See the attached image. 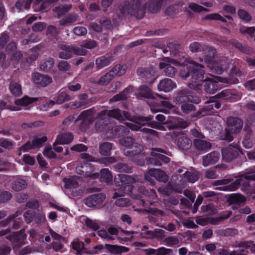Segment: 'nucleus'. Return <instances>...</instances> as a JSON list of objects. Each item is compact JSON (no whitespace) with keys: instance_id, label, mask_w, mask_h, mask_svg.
Instances as JSON below:
<instances>
[{"instance_id":"338daca9","label":"nucleus","mask_w":255,"mask_h":255,"mask_svg":"<svg viewBox=\"0 0 255 255\" xmlns=\"http://www.w3.org/2000/svg\"><path fill=\"white\" fill-rule=\"evenodd\" d=\"M23 216L26 223L30 224L34 219L35 212L31 210H27L24 213Z\"/></svg>"},{"instance_id":"f704fd0d","label":"nucleus","mask_w":255,"mask_h":255,"mask_svg":"<svg viewBox=\"0 0 255 255\" xmlns=\"http://www.w3.org/2000/svg\"><path fill=\"white\" fill-rule=\"evenodd\" d=\"M189 125V123L187 121L178 118L176 121L171 123L169 126V128L171 129H180L185 128Z\"/></svg>"},{"instance_id":"7c9ffc66","label":"nucleus","mask_w":255,"mask_h":255,"mask_svg":"<svg viewBox=\"0 0 255 255\" xmlns=\"http://www.w3.org/2000/svg\"><path fill=\"white\" fill-rule=\"evenodd\" d=\"M159 68L161 69H164V75L168 77H173L177 72V69L168 63L160 62Z\"/></svg>"},{"instance_id":"f3484780","label":"nucleus","mask_w":255,"mask_h":255,"mask_svg":"<svg viewBox=\"0 0 255 255\" xmlns=\"http://www.w3.org/2000/svg\"><path fill=\"white\" fill-rule=\"evenodd\" d=\"M173 107V105L168 101H154L150 106V109L153 113L161 112L167 114Z\"/></svg>"},{"instance_id":"72a5a7b5","label":"nucleus","mask_w":255,"mask_h":255,"mask_svg":"<svg viewBox=\"0 0 255 255\" xmlns=\"http://www.w3.org/2000/svg\"><path fill=\"white\" fill-rule=\"evenodd\" d=\"M230 43L232 45L238 49L240 52L245 53L249 54L251 52V48L250 47L246 45L245 44L240 43L238 40L233 39L231 40Z\"/></svg>"},{"instance_id":"0e129e2a","label":"nucleus","mask_w":255,"mask_h":255,"mask_svg":"<svg viewBox=\"0 0 255 255\" xmlns=\"http://www.w3.org/2000/svg\"><path fill=\"white\" fill-rule=\"evenodd\" d=\"M113 78V75H112L109 72L101 77L98 83L101 85H107Z\"/></svg>"},{"instance_id":"f257e3e1","label":"nucleus","mask_w":255,"mask_h":255,"mask_svg":"<svg viewBox=\"0 0 255 255\" xmlns=\"http://www.w3.org/2000/svg\"><path fill=\"white\" fill-rule=\"evenodd\" d=\"M188 64L181 67L179 74L183 79H187L190 76L196 80L204 82V88L206 93L213 94L219 89V83L213 78L205 76L204 67L192 60H186Z\"/></svg>"},{"instance_id":"13d9d810","label":"nucleus","mask_w":255,"mask_h":255,"mask_svg":"<svg viewBox=\"0 0 255 255\" xmlns=\"http://www.w3.org/2000/svg\"><path fill=\"white\" fill-rule=\"evenodd\" d=\"M26 186L27 183L26 181L24 179L19 178L14 181L12 185V188L13 190L15 191H21L25 188Z\"/></svg>"},{"instance_id":"9b49d317","label":"nucleus","mask_w":255,"mask_h":255,"mask_svg":"<svg viewBox=\"0 0 255 255\" xmlns=\"http://www.w3.org/2000/svg\"><path fill=\"white\" fill-rule=\"evenodd\" d=\"M240 146L238 144L232 143L228 147L222 149V160L226 162H231L240 158Z\"/></svg>"},{"instance_id":"cd10ccee","label":"nucleus","mask_w":255,"mask_h":255,"mask_svg":"<svg viewBox=\"0 0 255 255\" xmlns=\"http://www.w3.org/2000/svg\"><path fill=\"white\" fill-rule=\"evenodd\" d=\"M220 157V153L217 151L212 152L203 157V165L208 166L217 162Z\"/></svg>"},{"instance_id":"774afa93","label":"nucleus","mask_w":255,"mask_h":255,"mask_svg":"<svg viewBox=\"0 0 255 255\" xmlns=\"http://www.w3.org/2000/svg\"><path fill=\"white\" fill-rule=\"evenodd\" d=\"M85 225L87 227L94 231H97L100 229L99 225L95 221L92 220L89 218L86 219Z\"/></svg>"},{"instance_id":"680f3d73","label":"nucleus","mask_w":255,"mask_h":255,"mask_svg":"<svg viewBox=\"0 0 255 255\" xmlns=\"http://www.w3.org/2000/svg\"><path fill=\"white\" fill-rule=\"evenodd\" d=\"M128 90L127 88L124 89L122 92L114 96L111 99L113 102H118L122 100H125L128 99Z\"/></svg>"},{"instance_id":"603ef678","label":"nucleus","mask_w":255,"mask_h":255,"mask_svg":"<svg viewBox=\"0 0 255 255\" xmlns=\"http://www.w3.org/2000/svg\"><path fill=\"white\" fill-rule=\"evenodd\" d=\"M114 131L115 132V137L127 134L129 132V128L123 125L115 126Z\"/></svg>"},{"instance_id":"6e6d98bb","label":"nucleus","mask_w":255,"mask_h":255,"mask_svg":"<svg viewBox=\"0 0 255 255\" xmlns=\"http://www.w3.org/2000/svg\"><path fill=\"white\" fill-rule=\"evenodd\" d=\"M164 245L169 247H173L179 244V239L178 236H174L165 238L163 240Z\"/></svg>"},{"instance_id":"a211bd4d","label":"nucleus","mask_w":255,"mask_h":255,"mask_svg":"<svg viewBox=\"0 0 255 255\" xmlns=\"http://www.w3.org/2000/svg\"><path fill=\"white\" fill-rule=\"evenodd\" d=\"M228 130L232 133H238L241 131L243 126V121L236 117H230L227 119Z\"/></svg>"},{"instance_id":"4c0bfd02","label":"nucleus","mask_w":255,"mask_h":255,"mask_svg":"<svg viewBox=\"0 0 255 255\" xmlns=\"http://www.w3.org/2000/svg\"><path fill=\"white\" fill-rule=\"evenodd\" d=\"M113 143L105 142L100 145L99 151L101 154L105 156L110 155L113 149Z\"/></svg>"},{"instance_id":"49530a36","label":"nucleus","mask_w":255,"mask_h":255,"mask_svg":"<svg viewBox=\"0 0 255 255\" xmlns=\"http://www.w3.org/2000/svg\"><path fill=\"white\" fill-rule=\"evenodd\" d=\"M127 67L126 65L117 64L115 65L110 71V74L113 75V78L115 76H122L124 75L126 71Z\"/></svg>"},{"instance_id":"bb28decb","label":"nucleus","mask_w":255,"mask_h":255,"mask_svg":"<svg viewBox=\"0 0 255 255\" xmlns=\"http://www.w3.org/2000/svg\"><path fill=\"white\" fill-rule=\"evenodd\" d=\"M64 183V187L71 190L75 195H78L80 192H77V189L79 187V183L76 180L72 178H66L63 179Z\"/></svg>"},{"instance_id":"0eeeda50","label":"nucleus","mask_w":255,"mask_h":255,"mask_svg":"<svg viewBox=\"0 0 255 255\" xmlns=\"http://www.w3.org/2000/svg\"><path fill=\"white\" fill-rule=\"evenodd\" d=\"M94 110L90 109L82 111L76 120L74 116H68L63 121V124L65 126H68L72 123H75L77 120H82V122L80 124V127L81 129H86L89 125L94 122Z\"/></svg>"},{"instance_id":"79ce46f5","label":"nucleus","mask_w":255,"mask_h":255,"mask_svg":"<svg viewBox=\"0 0 255 255\" xmlns=\"http://www.w3.org/2000/svg\"><path fill=\"white\" fill-rule=\"evenodd\" d=\"M115 170L119 172L130 173L132 172V167L124 162H118L114 165Z\"/></svg>"},{"instance_id":"864d4df0","label":"nucleus","mask_w":255,"mask_h":255,"mask_svg":"<svg viewBox=\"0 0 255 255\" xmlns=\"http://www.w3.org/2000/svg\"><path fill=\"white\" fill-rule=\"evenodd\" d=\"M239 18L244 23H249L252 20L251 15L246 10L239 9L238 11Z\"/></svg>"},{"instance_id":"37998d69","label":"nucleus","mask_w":255,"mask_h":255,"mask_svg":"<svg viewBox=\"0 0 255 255\" xmlns=\"http://www.w3.org/2000/svg\"><path fill=\"white\" fill-rule=\"evenodd\" d=\"M55 104H61L71 99V96L65 91H60L54 98Z\"/></svg>"},{"instance_id":"4d7b16f0","label":"nucleus","mask_w":255,"mask_h":255,"mask_svg":"<svg viewBox=\"0 0 255 255\" xmlns=\"http://www.w3.org/2000/svg\"><path fill=\"white\" fill-rule=\"evenodd\" d=\"M52 2V1L51 0H46L44 1H42V0H36L35 6L39 9V10L43 11L49 8V4Z\"/></svg>"},{"instance_id":"2eb2a0df","label":"nucleus","mask_w":255,"mask_h":255,"mask_svg":"<svg viewBox=\"0 0 255 255\" xmlns=\"http://www.w3.org/2000/svg\"><path fill=\"white\" fill-rule=\"evenodd\" d=\"M27 235L25 230L21 229L18 232H13L12 234L6 236V238L12 244L14 248H18L25 244Z\"/></svg>"},{"instance_id":"58836bf2","label":"nucleus","mask_w":255,"mask_h":255,"mask_svg":"<svg viewBox=\"0 0 255 255\" xmlns=\"http://www.w3.org/2000/svg\"><path fill=\"white\" fill-rule=\"evenodd\" d=\"M153 116L149 115L147 117L142 116H137L134 118V123L139 125L141 127V126L148 125L150 121L153 120Z\"/></svg>"},{"instance_id":"412c9836","label":"nucleus","mask_w":255,"mask_h":255,"mask_svg":"<svg viewBox=\"0 0 255 255\" xmlns=\"http://www.w3.org/2000/svg\"><path fill=\"white\" fill-rule=\"evenodd\" d=\"M18 216L17 212L14 214L9 216L8 218L0 222V226L5 227L12 223V228L13 229H18L22 222L21 219L16 218Z\"/></svg>"},{"instance_id":"473e14b6","label":"nucleus","mask_w":255,"mask_h":255,"mask_svg":"<svg viewBox=\"0 0 255 255\" xmlns=\"http://www.w3.org/2000/svg\"><path fill=\"white\" fill-rule=\"evenodd\" d=\"M227 201L230 204L240 205L245 202L246 199L240 194H232L229 196Z\"/></svg>"},{"instance_id":"aec40b11","label":"nucleus","mask_w":255,"mask_h":255,"mask_svg":"<svg viewBox=\"0 0 255 255\" xmlns=\"http://www.w3.org/2000/svg\"><path fill=\"white\" fill-rule=\"evenodd\" d=\"M109 118H113L119 121H123L122 111L119 109H114L111 110H103L100 111L98 115L97 119L104 118L109 120Z\"/></svg>"},{"instance_id":"c9c22d12","label":"nucleus","mask_w":255,"mask_h":255,"mask_svg":"<svg viewBox=\"0 0 255 255\" xmlns=\"http://www.w3.org/2000/svg\"><path fill=\"white\" fill-rule=\"evenodd\" d=\"M194 144L197 149L201 151H206L210 149L211 146L210 142L202 139H194Z\"/></svg>"},{"instance_id":"4468645a","label":"nucleus","mask_w":255,"mask_h":255,"mask_svg":"<svg viewBox=\"0 0 255 255\" xmlns=\"http://www.w3.org/2000/svg\"><path fill=\"white\" fill-rule=\"evenodd\" d=\"M59 48L62 50L59 53V57L61 59H67L71 58L74 52L82 55H85L86 53L85 50L81 48H75L65 44H60Z\"/></svg>"},{"instance_id":"b1692460","label":"nucleus","mask_w":255,"mask_h":255,"mask_svg":"<svg viewBox=\"0 0 255 255\" xmlns=\"http://www.w3.org/2000/svg\"><path fill=\"white\" fill-rule=\"evenodd\" d=\"M114 60L113 56L106 54L99 57L96 60V65L98 69H101L110 65Z\"/></svg>"},{"instance_id":"423d86ee","label":"nucleus","mask_w":255,"mask_h":255,"mask_svg":"<svg viewBox=\"0 0 255 255\" xmlns=\"http://www.w3.org/2000/svg\"><path fill=\"white\" fill-rule=\"evenodd\" d=\"M142 0H132L130 3L125 4L120 9L123 15H130L137 19H142L144 16L145 7L142 5Z\"/></svg>"},{"instance_id":"f03ea898","label":"nucleus","mask_w":255,"mask_h":255,"mask_svg":"<svg viewBox=\"0 0 255 255\" xmlns=\"http://www.w3.org/2000/svg\"><path fill=\"white\" fill-rule=\"evenodd\" d=\"M115 184L118 187V192H116L114 198L116 199L115 204L119 207H127L131 205L129 199L123 197L124 194H130L132 192L135 179L128 175L118 174L115 176Z\"/></svg>"},{"instance_id":"4be33fe9","label":"nucleus","mask_w":255,"mask_h":255,"mask_svg":"<svg viewBox=\"0 0 255 255\" xmlns=\"http://www.w3.org/2000/svg\"><path fill=\"white\" fill-rule=\"evenodd\" d=\"M221 107V104L220 102H212L210 103V104L204 106L203 108L197 111L192 117L200 118L209 114L214 108L219 109Z\"/></svg>"},{"instance_id":"7ed1b4c3","label":"nucleus","mask_w":255,"mask_h":255,"mask_svg":"<svg viewBox=\"0 0 255 255\" xmlns=\"http://www.w3.org/2000/svg\"><path fill=\"white\" fill-rule=\"evenodd\" d=\"M241 187L243 191L251 192L255 189V173L250 170L239 175L230 184L221 187L224 191H235Z\"/></svg>"},{"instance_id":"2f4dec72","label":"nucleus","mask_w":255,"mask_h":255,"mask_svg":"<svg viewBox=\"0 0 255 255\" xmlns=\"http://www.w3.org/2000/svg\"><path fill=\"white\" fill-rule=\"evenodd\" d=\"M73 140V135L71 132H65L57 135L55 143L58 141L60 144H68Z\"/></svg>"},{"instance_id":"6ab92c4d","label":"nucleus","mask_w":255,"mask_h":255,"mask_svg":"<svg viewBox=\"0 0 255 255\" xmlns=\"http://www.w3.org/2000/svg\"><path fill=\"white\" fill-rule=\"evenodd\" d=\"M31 76L33 82L39 87H46L52 81L51 77L39 72L32 73Z\"/></svg>"},{"instance_id":"c03bdc74","label":"nucleus","mask_w":255,"mask_h":255,"mask_svg":"<svg viewBox=\"0 0 255 255\" xmlns=\"http://www.w3.org/2000/svg\"><path fill=\"white\" fill-rule=\"evenodd\" d=\"M47 140V137L45 135L42 136V137L34 136L32 139L31 141L34 148L36 149L43 147Z\"/></svg>"},{"instance_id":"393cba45","label":"nucleus","mask_w":255,"mask_h":255,"mask_svg":"<svg viewBox=\"0 0 255 255\" xmlns=\"http://www.w3.org/2000/svg\"><path fill=\"white\" fill-rule=\"evenodd\" d=\"M175 87V83L171 79L168 78L161 80L157 86L159 91L164 92H169Z\"/></svg>"},{"instance_id":"e433bc0d","label":"nucleus","mask_w":255,"mask_h":255,"mask_svg":"<svg viewBox=\"0 0 255 255\" xmlns=\"http://www.w3.org/2000/svg\"><path fill=\"white\" fill-rule=\"evenodd\" d=\"M38 100V98L29 97L28 96H24L22 98L15 100V103L17 106L25 107Z\"/></svg>"},{"instance_id":"3c124183","label":"nucleus","mask_w":255,"mask_h":255,"mask_svg":"<svg viewBox=\"0 0 255 255\" xmlns=\"http://www.w3.org/2000/svg\"><path fill=\"white\" fill-rule=\"evenodd\" d=\"M78 15L75 13H70L65 18L61 19L59 23L61 26H65L68 24H70L76 22L78 18Z\"/></svg>"},{"instance_id":"1a4fd4ad","label":"nucleus","mask_w":255,"mask_h":255,"mask_svg":"<svg viewBox=\"0 0 255 255\" xmlns=\"http://www.w3.org/2000/svg\"><path fill=\"white\" fill-rule=\"evenodd\" d=\"M144 179L147 183L154 186L156 184V181L166 183L168 180V177L165 172L161 170L150 169L145 173Z\"/></svg>"},{"instance_id":"6e6552de","label":"nucleus","mask_w":255,"mask_h":255,"mask_svg":"<svg viewBox=\"0 0 255 255\" xmlns=\"http://www.w3.org/2000/svg\"><path fill=\"white\" fill-rule=\"evenodd\" d=\"M165 153L161 148H152L149 157L146 158V163L148 165L161 166L162 163H168L170 161L168 157L161 154Z\"/></svg>"},{"instance_id":"a18cd8bd","label":"nucleus","mask_w":255,"mask_h":255,"mask_svg":"<svg viewBox=\"0 0 255 255\" xmlns=\"http://www.w3.org/2000/svg\"><path fill=\"white\" fill-rule=\"evenodd\" d=\"M9 90L14 96H19L22 94L21 85L17 82L11 81L10 82Z\"/></svg>"},{"instance_id":"de8ad7c7","label":"nucleus","mask_w":255,"mask_h":255,"mask_svg":"<svg viewBox=\"0 0 255 255\" xmlns=\"http://www.w3.org/2000/svg\"><path fill=\"white\" fill-rule=\"evenodd\" d=\"M252 131L251 129L247 131L243 140V146L247 149L251 148L253 145V141L252 139Z\"/></svg>"},{"instance_id":"ddd939ff","label":"nucleus","mask_w":255,"mask_h":255,"mask_svg":"<svg viewBox=\"0 0 255 255\" xmlns=\"http://www.w3.org/2000/svg\"><path fill=\"white\" fill-rule=\"evenodd\" d=\"M138 76L144 79L147 83H153L156 78V69L153 66L139 67L136 70Z\"/></svg>"},{"instance_id":"052dcab7","label":"nucleus","mask_w":255,"mask_h":255,"mask_svg":"<svg viewBox=\"0 0 255 255\" xmlns=\"http://www.w3.org/2000/svg\"><path fill=\"white\" fill-rule=\"evenodd\" d=\"M72 249L77 252L78 255H80L85 250L83 242L74 241L71 243Z\"/></svg>"},{"instance_id":"9d476101","label":"nucleus","mask_w":255,"mask_h":255,"mask_svg":"<svg viewBox=\"0 0 255 255\" xmlns=\"http://www.w3.org/2000/svg\"><path fill=\"white\" fill-rule=\"evenodd\" d=\"M95 129L99 132H101L107 138H115V132L112 123L108 118L107 119L100 118L97 119L95 123Z\"/></svg>"},{"instance_id":"09e8293b","label":"nucleus","mask_w":255,"mask_h":255,"mask_svg":"<svg viewBox=\"0 0 255 255\" xmlns=\"http://www.w3.org/2000/svg\"><path fill=\"white\" fill-rule=\"evenodd\" d=\"M234 92V91L230 89H225L218 94L217 96L222 100H230L234 98L235 94L233 93Z\"/></svg>"},{"instance_id":"5fc2aeb1","label":"nucleus","mask_w":255,"mask_h":255,"mask_svg":"<svg viewBox=\"0 0 255 255\" xmlns=\"http://www.w3.org/2000/svg\"><path fill=\"white\" fill-rule=\"evenodd\" d=\"M187 79H191L193 83H191L189 85V87L191 89H193L197 91L198 93H200L202 91L203 84L204 82L202 81L196 80L195 79H193L191 76H190Z\"/></svg>"},{"instance_id":"69168bd1","label":"nucleus","mask_w":255,"mask_h":255,"mask_svg":"<svg viewBox=\"0 0 255 255\" xmlns=\"http://www.w3.org/2000/svg\"><path fill=\"white\" fill-rule=\"evenodd\" d=\"M205 18L206 19L219 20L224 23L227 22V20L224 17L220 14L216 13L207 14L206 15Z\"/></svg>"},{"instance_id":"f8f14e48","label":"nucleus","mask_w":255,"mask_h":255,"mask_svg":"<svg viewBox=\"0 0 255 255\" xmlns=\"http://www.w3.org/2000/svg\"><path fill=\"white\" fill-rule=\"evenodd\" d=\"M94 169V166L90 162H83L80 165L78 166L76 170L77 172L81 175L96 179L99 177L100 175L98 172H93Z\"/></svg>"},{"instance_id":"20e7f679","label":"nucleus","mask_w":255,"mask_h":255,"mask_svg":"<svg viewBox=\"0 0 255 255\" xmlns=\"http://www.w3.org/2000/svg\"><path fill=\"white\" fill-rule=\"evenodd\" d=\"M120 144L128 147V150L124 151V154L128 157L130 160L138 165L144 164V160L141 158L140 153L143 150V146L135 142L134 138L131 136H125L120 139Z\"/></svg>"},{"instance_id":"39448f33","label":"nucleus","mask_w":255,"mask_h":255,"mask_svg":"<svg viewBox=\"0 0 255 255\" xmlns=\"http://www.w3.org/2000/svg\"><path fill=\"white\" fill-rule=\"evenodd\" d=\"M139 192L141 193L143 196L140 201V205L144 208L145 211L152 213L154 215H160L163 216L164 212L160 210L150 208L157 200V194L154 189H149L144 186H140L138 188Z\"/></svg>"},{"instance_id":"8fccbe9b","label":"nucleus","mask_w":255,"mask_h":255,"mask_svg":"<svg viewBox=\"0 0 255 255\" xmlns=\"http://www.w3.org/2000/svg\"><path fill=\"white\" fill-rule=\"evenodd\" d=\"M99 175L100 180L102 182L109 183L112 181V175L110 170L107 168L102 169Z\"/></svg>"},{"instance_id":"e2e57ef3","label":"nucleus","mask_w":255,"mask_h":255,"mask_svg":"<svg viewBox=\"0 0 255 255\" xmlns=\"http://www.w3.org/2000/svg\"><path fill=\"white\" fill-rule=\"evenodd\" d=\"M180 108L181 111L184 114H189L192 111H194L196 109L195 106L189 102L181 104Z\"/></svg>"},{"instance_id":"5701e85b","label":"nucleus","mask_w":255,"mask_h":255,"mask_svg":"<svg viewBox=\"0 0 255 255\" xmlns=\"http://www.w3.org/2000/svg\"><path fill=\"white\" fill-rule=\"evenodd\" d=\"M190 90L183 88L178 90L174 97V101L176 104H182L186 102H189L190 99Z\"/></svg>"},{"instance_id":"a19ab883","label":"nucleus","mask_w":255,"mask_h":255,"mask_svg":"<svg viewBox=\"0 0 255 255\" xmlns=\"http://www.w3.org/2000/svg\"><path fill=\"white\" fill-rule=\"evenodd\" d=\"M240 76L241 73L238 72L236 73L235 76H234L232 74H230L229 76L227 77H220V81L223 83L226 84V86L235 84L239 82L238 77Z\"/></svg>"},{"instance_id":"c85d7f7f","label":"nucleus","mask_w":255,"mask_h":255,"mask_svg":"<svg viewBox=\"0 0 255 255\" xmlns=\"http://www.w3.org/2000/svg\"><path fill=\"white\" fill-rule=\"evenodd\" d=\"M192 145V140L185 136H180L177 141V145L182 150L189 149Z\"/></svg>"},{"instance_id":"dca6fc26","label":"nucleus","mask_w":255,"mask_h":255,"mask_svg":"<svg viewBox=\"0 0 255 255\" xmlns=\"http://www.w3.org/2000/svg\"><path fill=\"white\" fill-rule=\"evenodd\" d=\"M106 196L103 193L93 194L84 199V203L89 207L98 208L101 206Z\"/></svg>"},{"instance_id":"c756f323","label":"nucleus","mask_w":255,"mask_h":255,"mask_svg":"<svg viewBox=\"0 0 255 255\" xmlns=\"http://www.w3.org/2000/svg\"><path fill=\"white\" fill-rule=\"evenodd\" d=\"M54 59L49 57L41 61L39 68L41 70L46 72H52L53 71Z\"/></svg>"},{"instance_id":"ea45409f","label":"nucleus","mask_w":255,"mask_h":255,"mask_svg":"<svg viewBox=\"0 0 255 255\" xmlns=\"http://www.w3.org/2000/svg\"><path fill=\"white\" fill-rule=\"evenodd\" d=\"M138 95L146 99L153 98L151 90L146 85H141L139 87Z\"/></svg>"},{"instance_id":"bf43d9fd","label":"nucleus","mask_w":255,"mask_h":255,"mask_svg":"<svg viewBox=\"0 0 255 255\" xmlns=\"http://www.w3.org/2000/svg\"><path fill=\"white\" fill-rule=\"evenodd\" d=\"M183 175L184 179L189 182L194 183L199 179L198 175L193 172L186 171Z\"/></svg>"},{"instance_id":"a878e982","label":"nucleus","mask_w":255,"mask_h":255,"mask_svg":"<svg viewBox=\"0 0 255 255\" xmlns=\"http://www.w3.org/2000/svg\"><path fill=\"white\" fill-rule=\"evenodd\" d=\"M105 249L109 253L115 255H120L122 253H127L129 251V248L122 246L114 245L111 244L105 245Z\"/></svg>"}]
</instances>
